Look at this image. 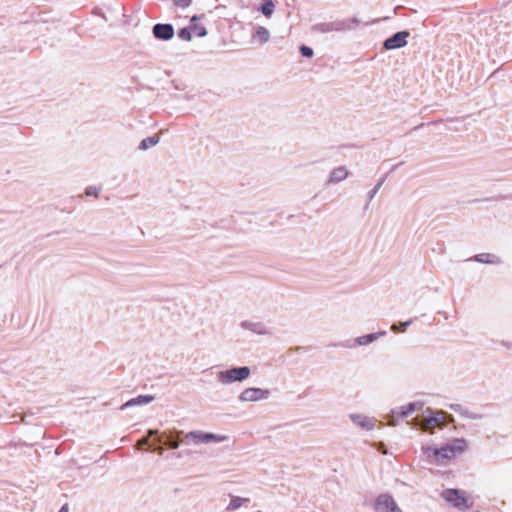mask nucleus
Returning <instances> with one entry per match:
<instances>
[{"label":"nucleus","instance_id":"20","mask_svg":"<svg viewBox=\"0 0 512 512\" xmlns=\"http://www.w3.org/2000/svg\"><path fill=\"white\" fill-rule=\"evenodd\" d=\"M275 8H276L275 3L269 2V3H263V5L259 7V10L261 11V13L264 16H266L267 18H270L274 13Z\"/></svg>","mask_w":512,"mask_h":512},{"label":"nucleus","instance_id":"3","mask_svg":"<svg viewBox=\"0 0 512 512\" xmlns=\"http://www.w3.org/2000/svg\"><path fill=\"white\" fill-rule=\"evenodd\" d=\"M187 440H190L195 445L210 444V443H223L228 440V436L214 434L211 432H204L200 430L190 431L185 435Z\"/></svg>","mask_w":512,"mask_h":512},{"label":"nucleus","instance_id":"5","mask_svg":"<svg viewBox=\"0 0 512 512\" xmlns=\"http://www.w3.org/2000/svg\"><path fill=\"white\" fill-rule=\"evenodd\" d=\"M240 328L257 336H270L273 333L272 328L263 321L242 320L239 324Z\"/></svg>","mask_w":512,"mask_h":512},{"label":"nucleus","instance_id":"2","mask_svg":"<svg viewBox=\"0 0 512 512\" xmlns=\"http://www.w3.org/2000/svg\"><path fill=\"white\" fill-rule=\"evenodd\" d=\"M251 375V369L248 366L234 367L221 370L216 374V379L221 385H231L236 382H243Z\"/></svg>","mask_w":512,"mask_h":512},{"label":"nucleus","instance_id":"35","mask_svg":"<svg viewBox=\"0 0 512 512\" xmlns=\"http://www.w3.org/2000/svg\"><path fill=\"white\" fill-rule=\"evenodd\" d=\"M263 3H269V2H274L273 0H262Z\"/></svg>","mask_w":512,"mask_h":512},{"label":"nucleus","instance_id":"34","mask_svg":"<svg viewBox=\"0 0 512 512\" xmlns=\"http://www.w3.org/2000/svg\"><path fill=\"white\" fill-rule=\"evenodd\" d=\"M127 406H128V402L124 403V404L121 406V409H125Z\"/></svg>","mask_w":512,"mask_h":512},{"label":"nucleus","instance_id":"32","mask_svg":"<svg viewBox=\"0 0 512 512\" xmlns=\"http://www.w3.org/2000/svg\"><path fill=\"white\" fill-rule=\"evenodd\" d=\"M350 23L356 25V24H358V21L356 19H352V20H350Z\"/></svg>","mask_w":512,"mask_h":512},{"label":"nucleus","instance_id":"16","mask_svg":"<svg viewBox=\"0 0 512 512\" xmlns=\"http://www.w3.org/2000/svg\"><path fill=\"white\" fill-rule=\"evenodd\" d=\"M200 18L198 16H193L191 18V24L190 29L193 33H195L198 37H204L207 35V30L204 26L199 25L197 21H199Z\"/></svg>","mask_w":512,"mask_h":512},{"label":"nucleus","instance_id":"12","mask_svg":"<svg viewBox=\"0 0 512 512\" xmlns=\"http://www.w3.org/2000/svg\"><path fill=\"white\" fill-rule=\"evenodd\" d=\"M349 419L357 427L365 431H371L375 427L376 420L360 413L349 414Z\"/></svg>","mask_w":512,"mask_h":512},{"label":"nucleus","instance_id":"24","mask_svg":"<svg viewBox=\"0 0 512 512\" xmlns=\"http://www.w3.org/2000/svg\"><path fill=\"white\" fill-rule=\"evenodd\" d=\"M100 192V188L96 187V186H88L85 190V194L87 196H98Z\"/></svg>","mask_w":512,"mask_h":512},{"label":"nucleus","instance_id":"11","mask_svg":"<svg viewBox=\"0 0 512 512\" xmlns=\"http://www.w3.org/2000/svg\"><path fill=\"white\" fill-rule=\"evenodd\" d=\"M423 404L421 402H411L401 407H397L391 411L390 417L391 422L390 425H393V420L397 417L405 418L412 414L415 411H418L422 408Z\"/></svg>","mask_w":512,"mask_h":512},{"label":"nucleus","instance_id":"19","mask_svg":"<svg viewBox=\"0 0 512 512\" xmlns=\"http://www.w3.org/2000/svg\"><path fill=\"white\" fill-rule=\"evenodd\" d=\"M158 143H159V137H157V136L148 137L146 139H143L140 142L139 149L144 151V150H147V149H149L151 147H154Z\"/></svg>","mask_w":512,"mask_h":512},{"label":"nucleus","instance_id":"26","mask_svg":"<svg viewBox=\"0 0 512 512\" xmlns=\"http://www.w3.org/2000/svg\"><path fill=\"white\" fill-rule=\"evenodd\" d=\"M300 53L304 56V57H312L313 56V50L312 48L308 47V46H305V45H302L300 47Z\"/></svg>","mask_w":512,"mask_h":512},{"label":"nucleus","instance_id":"30","mask_svg":"<svg viewBox=\"0 0 512 512\" xmlns=\"http://www.w3.org/2000/svg\"><path fill=\"white\" fill-rule=\"evenodd\" d=\"M168 445L171 449H177L179 447V442L177 441H169Z\"/></svg>","mask_w":512,"mask_h":512},{"label":"nucleus","instance_id":"9","mask_svg":"<svg viewBox=\"0 0 512 512\" xmlns=\"http://www.w3.org/2000/svg\"><path fill=\"white\" fill-rule=\"evenodd\" d=\"M351 172L346 166H337L334 167L328 174L325 184L327 186L337 185L343 181H345Z\"/></svg>","mask_w":512,"mask_h":512},{"label":"nucleus","instance_id":"15","mask_svg":"<svg viewBox=\"0 0 512 512\" xmlns=\"http://www.w3.org/2000/svg\"><path fill=\"white\" fill-rule=\"evenodd\" d=\"M253 39L256 40L259 44H265L270 39V32L267 28L259 26L253 35Z\"/></svg>","mask_w":512,"mask_h":512},{"label":"nucleus","instance_id":"28","mask_svg":"<svg viewBox=\"0 0 512 512\" xmlns=\"http://www.w3.org/2000/svg\"><path fill=\"white\" fill-rule=\"evenodd\" d=\"M381 185H382V182L378 183V184L374 187V189L370 191V193H369V197H370V199H372V198L376 195V193H377V192H378V190L380 189Z\"/></svg>","mask_w":512,"mask_h":512},{"label":"nucleus","instance_id":"21","mask_svg":"<svg viewBox=\"0 0 512 512\" xmlns=\"http://www.w3.org/2000/svg\"><path fill=\"white\" fill-rule=\"evenodd\" d=\"M476 260L482 263H498L499 259L491 254H480L476 256Z\"/></svg>","mask_w":512,"mask_h":512},{"label":"nucleus","instance_id":"33","mask_svg":"<svg viewBox=\"0 0 512 512\" xmlns=\"http://www.w3.org/2000/svg\"><path fill=\"white\" fill-rule=\"evenodd\" d=\"M156 433H157V430H150V431H149V435H154V434H156Z\"/></svg>","mask_w":512,"mask_h":512},{"label":"nucleus","instance_id":"31","mask_svg":"<svg viewBox=\"0 0 512 512\" xmlns=\"http://www.w3.org/2000/svg\"><path fill=\"white\" fill-rule=\"evenodd\" d=\"M58 512H68V508L66 506H63L60 508Z\"/></svg>","mask_w":512,"mask_h":512},{"label":"nucleus","instance_id":"6","mask_svg":"<svg viewBox=\"0 0 512 512\" xmlns=\"http://www.w3.org/2000/svg\"><path fill=\"white\" fill-rule=\"evenodd\" d=\"M445 422L446 413L442 411H429V415L425 416L424 419L417 425H419L423 431L432 433L434 428L444 426Z\"/></svg>","mask_w":512,"mask_h":512},{"label":"nucleus","instance_id":"8","mask_svg":"<svg viewBox=\"0 0 512 512\" xmlns=\"http://www.w3.org/2000/svg\"><path fill=\"white\" fill-rule=\"evenodd\" d=\"M375 512H403L389 494H380L374 503Z\"/></svg>","mask_w":512,"mask_h":512},{"label":"nucleus","instance_id":"7","mask_svg":"<svg viewBox=\"0 0 512 512\" xmlns=\"http://www.w3.org/2000/svg\"><path fill=\"white\" fill-rule=\"evenodd\" d=\"M271 392L268 389L249 387L245 388L239 395L241 402H259L269 399Z\"/></svg>","mask_w":512,"mask_h":512},{"label":"nucleus","instance_id":"13","mask_svg":"<svg viewBox=\"0 0 512 512\" xmlns=\"http://www.w3.org/2000/svg\"><path fill=\"white\" fill-rule=\"evenodd\" d=\"M153 35L159 40H170L174 36V28L171 24H156L153 27Z\"/></svg>","mask_w":512,"mask_h":512},{"label":"nucleus","instance_id":"14","mask_svg":"<svg viewBox=\"0 0 512 512\" xmlns=\"http://www.w3.org/2000/svg\"><path fill=\"white\" fill-rule=\"evenodd\" d=\"M385 335H386V331L383 330V331H379L376 333L359 336V337L355 338L354 343L358 346H366V345L373 343L378 338L383 337Z\"/></svg>","mask_w":512,"mask_h":512},{"label":"nucleus","instance_id":"29","mask_svg":"<svg viewBox=\"0 0 512 512\" xmlns=\"http://www.w3.org/2000/svg\"><path fill=\"white\" fill-rule=\"evenodd\" d=\"M148 443V439L147 438H144L140 441H138L137 443V448L138 449H141L144 445H146Z\"/></svg>","mask_w":512,"mask_h":512},{"label":"nucleus","instance_id":"25","mask_svg":"<svg viewBox=\"0 0 512 512\" xmlns=\"http://www.w3.org/2000/svg\"><path fill=\"white\" fill-rule=\"evenodd\" d=\"M352 26L346 22H342V23H336L335 24V27L332 28V30H335V31H343V30H348V29H351Z\"/></svg>","mask_w":512,"mask_h":512},{"label":"nucleus","instance_id":"23","mask_svg":"<svg viewBox=\"0 0 512 512\" xmlns=\"http://www.w3.org/2000/svg\"><path fill=\"white\" fill-rule=\"evenodd\" d=\"M412 323L411 320H408V321H405V322H402L400 323V325H396V324H393L391 326V330L394 331V332H397V331H405V329Z\"/></svg>","mask_w":512,"mask_h":512},{"label":"nucleus","instance_id":"27","mask_svg":"<svg viewBox=\"0 0 512 512\" xmlns=\"http://www.w3.org/2000/svg\"><path fill=\"white\" fill-rule=\"evenodd\" d=\"M192 3V0H174V4L181 8H187Z\"/></svg>","mask_w":512,"mask_h":512},{"label":"nucleus","instance_id":"17","mask_svg":"<svg viewBox=\"0 0 512 512\" xmlns=\"http://www.w3.org/2000/svg\"><path fill=\"white\" fill-rule=\"evenodd\" d=\"M249 502L248 498H243L239 496H234L231 498L229 504L227 505V511H235L239 509L242 505Z\"/></svg>","mask_w":512,"mask_h":512},{"label":"nucleus","instance_id":"4","mask_svg":"<svg viewBox=\"0 0 512 512\" xmlns=\"http://www.w3.org/2000/svg\"><path fill=\"white\" fill-rule=\"evenodd\" d=\"M442 497L459 510H465L471 506L469 498L463 491L457 489H446L442 492Z\"/></svg>","mask_w":512,"mask_h":512},{"label":"nucleus","instance_id":"10","mask_svg":"<svg viewBox=\"0 0 512 512\" xmlns=\"http://www.w3.org/2000/svg\"><path fill=\"white\" fill-rule=\"evenodd\" d=\"M409 32L400 31L394 34L393 36L387 38L383 46L386 50L399 49L407 45V39L409 37Z\"/></svg>","mask_w":512,"mask_h":512},{"label":"nucleus","instance_id":"18","mask_svg":"<svg viewBox=\"0 0 512 512\" xmlns=\"http://www.w3.org/2000/svg\"><path fill=\"white\" fill-rule=\"evenodd\" d=\"M155 397L153 395H139L130 399V407L136 405H147L153 402Z\"/></svg>","mask_w":512,"mask_h":512},{"label":"nucleus","instance_id":"1","mask_svg":"<svg viewBox=\"0 0 512 512\" xmlns=\"http://www.w3.org/2000/svg\"><path fill=\"white\" fill-rule=\"evenodd\" d=\"M468 447L467 441L456 438L442 445L440 448L434 446H423L421 448L427 462L436 465H445L447 462L462 454Z\"/></svg>","mask_w":512,"mask_h":512},{"label":"nucleus","instance_id":"22","mask_svg":"<svg viewBox=\"0 0 512 512\" xmlns=\"http://www.w3.org/2000/svg\"><path fill=\"white\" fill-rule=\"evenodd\" d=\"M191 33H192V31H191L190 27L182 28V29L179 30L178 36H179L180 39H182L184 41H190L191 38H192Z\"/></svg>","mask_w":512,"mask_h":512}]
</instances>
